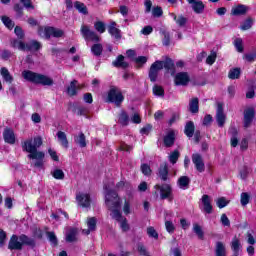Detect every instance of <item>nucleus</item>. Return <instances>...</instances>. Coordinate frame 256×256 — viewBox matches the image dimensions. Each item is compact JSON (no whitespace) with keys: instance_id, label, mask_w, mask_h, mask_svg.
<instances>
[{"instance_id":"f257e3e1","label":"nucleus","mask_w":256,"mask_h":256,"mask_svg":"<svg viewBox=\"0 0 256 256\" xmlns=\"http://www.w3.org/2000/svg\"><path fill=\"white\" fill-rule=\"evenodd\" d=\"M113 183L112 184H105L104 190H105V203L108 207V209L111 211V217L112 219H115V221H123L125 219L123 215H121V198H119V195L117 192L113 191Z\"/></svg>"},{"instance_id":"f03ea898","label":"nucleus","mask_w":256,"mask_h":256,"mask_svg":"<svg viewBox=\"0 0 256 256\" xmlns=\"http://www.w3.org/2000/svg\"><path fill=\"white\" fill-rule=\"evenodd\" d=\"M22 77L26 81H30V83H35V85H43L44 87H51L54 83L53 78L47 75L35 73L31 70H24L22 72Z\"/></svg>"},{"instance_id":"7ed1b4c3","label":"nucleus","mask_w":256,"mask_h":256,"mask_svg":"<svg viewBox=\"0 0 256 256\" xmlns=\"http://www.w3.org/2000/svg\"><path fill=\"white\" fill-rule=\"evenodd\" d=\"M43 145V138L41 136H37L34 139H27L22 143V149L26 153H30V155H37V153H41V151H37L39 147Z\"/></svg>"},{"instance_id":"20e7f679","label":"nucleus","mask_w":256,"mask_h":256,"mask_svg":"<svg viewBox=\"0 0 256 256\" xmlns=\"http://www.w3.org/2000/svg\"><path fill=\"white\" fill-rule=\"evenodd\" d=\"M107 101L108 103H114L116 107H120L123 101H125V97L118 87L111 86L108 91Z\"/></svg>"},{"instance_id":"39448f33","label":"nucleus","mask_w":256,"mask_h":256,"mask_svg":"<svg viewBox=\"0 0 256 256\" xmlns=\"http://www.w3.org/2000/svg\"><path fill=\"white\" fill-rule=\"evenodd\" d=\"M38 33L41 37H44L45 39H51V37L59 38L65 35V32H63V30L55 27H46L44 30L43 28H39Z\"/></svg>"},{"instance_id":"423d86ee","label":"nucleus","mask_w":256,"mask_h":256,"mask_svg":"<svg viewBox=\"0 0 256 256\" xmlns=\"http://www.w3.org/2000/svg\"><path fill=\"white\" fill-rule=\"evenodd\" d=\"M80 33L85 41H93L94 43H99V41H101L99 35H97V33L91 30L87 25L81 26Z\"/></svg>"},{"instance_id":"0eeeda50","label":"nucleus","mask_w":256,"mask_h":256,"mask_svg":"<svg viewBox=\"0 0 256 256\" xmlns=\"http://www.w3.org/2000/svg\"><path fill=\"white\" fill-rule=\"evenodd\" d=\"M155 189L160 191V199H168L170 202L173 201V187L170 184L156 185Z\"/></svg>"},{"instance_id":"6e6552de","label":"nucleus","mask_w":256,"mask_h":256,"mask_svg":"<svg viewBox=\"0 0 256 256\" xmlns=\"http://www.w3.org/2000/svg\"><path fill=\"white\" fill-rule=\"evenodd\" d=\"M76 201L80 207H91V196L88 193L80 192L76 195Z\"/></svg>"},{"instance_id":"1a4fd4ad","label":"nucleus","mask_w":256,"mask_h":256,"mask_svg":"<svg viewBox=\"0 0 256 256\" xmlns=\"http://www.w3.org/2000/svg\"><path fill=\"white\" fill-rule=\"evenodd\" d=\"M161 69H163V66L159 63V61H156L151 65L149 71V79L150 81H152V83H155V81H157V77Z\"/></svg>"},{"instance_id":"9d476101","label":"nucleus","mask_w":256,"mask_h":256,"mask_svg":"<svg viewBox=\"0 0 256 256\" xmlns=\"http://www.w3.org/2000/svg\"><path fill=\"white\" fill-rule=\"evenodd\" d=\"M8 249H10V251H21V249H23V243L21 242L20 236L12 235L8 244Z\"/></svg>"},{"instance_id":"9b49d317","label":"nucleus","mask_w":256,"mask_h":256,"mask_svg":"<svg viewBox=\"0 0 256 256\" xmlns=\"http://www.w3.org/2000/svg\"><path fill=\"white\" fill-rule=\"evenodd\" d=\"M192 163L195 165L196 171L203 173L205 171V162H203V157L199 153L192 155Z\"/></svg>"},{"instance_id":"f8f14e48","label":"nucleus","mask_w":256,"mask_h":256,"mask_svg":"<svg viewBox=\"0 0 256 256\" xmlns=\"http://www.w3.org/2000/svg\"><path fill=\"white\" fill-rule=\"evenodd\" d=\"M253 119H255V109L248 108L244 111V127L247 129L251 127V123H253Z\"/></svg>"},{"instance_id":"ddd939ff","label":"nucleus","mask_w":256,"mask_h":256,"mask_svg":"<svg viewBox=\"0 0 256 256\" xmlns=\"http://www.w3.org/2000/svg\"><path fill=\"white\" fill-rule=\"evenodd\" d=\"M225 113L223 112V103L219 102L217 104V111H216V121L218 123V127H223L225 125Z\"/></svg>"},{"instance_id":"4468645a","label":"nucleus","mask_w":256,"mask_h":256,"mask_svg":"<svg viewBox=\"0 0 256 256\" xmlns=\"http://www.w3.org/2000/svg\"><path fill=\"white\" fill-rule=\"evenodd\" d=\"M201 201L203 205L202 211L208 215H211V213H213V205H211V198L209 195L204 194Z\"/></svg>"},{"instance_id":"2eb2a0df","label":"nucleus","mask_w":256,"mask_h":256,"mask_svg":"<svg viewBox=\"0 0 256 256\" xmlns=\"http://www.w3.org/2000/svg\"><path fill=\"white\" fill-rule=\"evenodd\" d=\"M3 139L9 145H15V132L11 128H5L3 131Z\"/></svg>"},{"instance_id":"dca6fc26","label":"nucleus","mask_w":256,"mask_h":256,"mask_svg":"<svg viewBox=\"0 0 256 256\" xmlns=\"http://www.w3.org/2000/svg\"><path fill=\"white\" fill-rule=\"evenodd\" d=\"M189 81H190V78L187 72H180L175 76V85L185 86L187 85V83H189Z\"/></svg>"},{"instance_id":"f3484780","label":"nucleus","mask_w":256,"mask_h":256,"mask_svg":"<svg viewBox=\"0 0 256 256\" xmlns=\"http://www.w3.org/2000/svg\"><path fill=\"white\" fill-rule=\"evenodd\" d=\"M28 159H35L34 167L41 168L43 167V159H45V153L38 152L36 154H28Z\"/></svg>"},{"instance_id":"a211bd4d","label":"nucleus","mask_w":256,"mask_h":256,"mask_svg":"<svg viewBox=\"0 0 256 256\" xmlns=\"http://www.w3.org/2000/svg\"><path fill=\"white\" fill-rule=\"evenodd\" d=\"M158 176L162 181H167L169 178V167L167 163H162L158 169Z\"/></svg>"},{"instance_id":"6ab92c4d","label":"nucleus","mask_w":256,"mask_h":256,"mask_svg":"<svg viewBox=\"0 0 256 256\" xmlns=\"http://www.w3.org/2000/svg\"><path fill=\"white\" fill-rule=\"evenodd\" d=\"M191 184V178L188 176H181L177 180V185L179 189H182L183 191L189 189V185Z\"/></svg>"},{"instance_id":"aec40b11","label":"nucleus","mask_w":256,"mask_h":256,"mask_svg":"<svg viewBox=\"0 0 256 256\" xmlns=\"http://www.w3.org/2000/svg\"><path fill=\"white\" fill-rule=\"evenodd\" d=\"M74 143L81 147L82 149L87 147V138L83 132H79L78 135L74 136Z\"/></svg>"},{"instance_id":"412c9836","label":"nucleus","mask_w":256,"mask_h":256,"mask_svg":"<svg viewBox=\"0 0 256 256\" xmlns=\"http://www.w3.org/2000/svg\"><path fill=\"white\" fill-rule=\"evenodd\" d=\"M108 33H110L112 37H115V39H121V30L117 28L116 22L110 23L108 26Z\"/></svg>"},{"instance_id":"4be33fe9","label":"nucleus","mask_w":256,"mask_h":256,"mask_svg":"<svg viewBox=\"0 0 256 256\" xmlns=\"http://www.w3.org/2000/svg\"><path fill=\"white\" fill-rule=\"evenodd\" d=\"M113 67H120L121 69H127L129 63L125 62V56L119 55L116 60L112 62Z\"/></svg>"},{"instance_id":"5701e85b","label":"nucleus","mask_w":256,"mask_h":256,"mask_svg":"<svg viewBox=\"0 0 256 256\" xmlns=\"http://www.w3.org/2000/svg\"><path fill=\"white\" fill-rule=\"evenodd\" d=\"M191 5L192 10L197 15H201L205 11V4H203V1L198 0L196 2H193Z\"/></svg>"},{"instance_id":"b1692460","label":"nucleus","mask_w":256,"mask_h":256,"mask_svg":"<svg viewBox=\"0 0 256 256\" xmlns=\"http://www.w3.org/2000/svg\"><path fill=\"white\" fill-rule=\"evenodd\" d=\"M165 147H173L175 145V132L173 130L169 131L164 137Z\"/></svg>"},{"instance_id":"393cba45","label":"nucleus","mask_w":256,"mask_h":256,"mask_svg":"<svg viewBox=\"0 0 256 256\" xmlns=\"http://www.w3.org/2000/svg\"><path fill=\"white\" fill-rule=\"evenodd\" d=\"M57 137H58V141L62 145V147H64L65 149H68L69 148V140H67V134H65V132H63V131H58Z\"/></svg>"},{"instance_id":"a878e982","label":"nucleus","mask_w":256,"mask_h":256,"mask_svg":"<svg viewBox=\"0 0 256 256\" xmlns=\"http://www.w3.org/2000/svg\"><path fill=\"white\" fill-rule=\"evenodd\" d=\"M77 228H71L67 233H66V241L67 243H75L77 241Z\"/></svg>"},{"instance_id":"bb28decb","label":"nucleus","mask_w":256,"mask_h":256,"mask_svg":"<svg viewBox=\"0 0 256 256\" xmlns=\"http://www.w3.org/2000/svg\"><path fill=\"white\" fill-rule=\"evenodd\" d=\"M184 133L189 138L193 137L195 133V123H193V121H189L186 123Z\"/></svg>"},{"instance_id":"cd10ccee","label":"nucleus","mask_w":256,"mask_h":256,"mask_svg":"<svg viewBox=\"0 0 256 256\" xmlns=\"http://www.w3.org/2000/svg\"><path fill=\"white\" fill-rule=\"evenodd\" d=\"M245 13H247V6L243 4H239L231 10V14L234 16L245 15Z\"/></svg>"},{"instance_id":"c85d7f7f","label":"nucleus","mask_w":256,"mask_h":256,"mask_svg":"<svg viewBox=\"0 0 256 256\" xmlns=\"http://www.w3.org/2000/svg\"><path fill=\"white\" fill-rule=\"evenodd\" d=\"M41 49V43L36 40H32L25 44V51H39Z\"/></svg>"},{"instance_id":"c756f323","label":"nucleus","mask_w":256,"mask_h":256,"mask_svg":"<svg viewBox=\"0 0 256 256\" xmlns=\"http://www.w3.org/2000/svg\"><path fill=\"white\" fill-rule=\"evenodd\" d=\"M0 75L2 76V79H4L6 83H13V77L11 76V73L6 67L1 68Z\"/></svg>"},{"instance_id":"7c9ffc66","label":"nucleus","mask_w":256,"mask_h":256,"mask_svg":"<svg viewBox=\"0 0 256 256\" xmlns=\"http://www.w3.org/2000/svg\"><path fill=\"white\" fill-rule=\"evenodd\" d=\"M159 63L162 65V69H166V71H175V63H173V60L171 58H167L165 61H159Z\"/></svg>"},{"instance_id":"2f4dec72","label":"nucleus","mask_w":256,"mask_h":256,"mask_svg":"<svg viewBox=\"0 0 256 256\" xmlns=\"http://www.w3.org/2000/svg\"><path fill=\"white\" fill-rule=\"evenodd\" d=\"M74 7L82 15H89V10L87 9V6L84 3L76 1L74 3Z\"/></svg>"},{"instance_id":"473e14b6","label":"nucleus","mask_w":256,"mask_h":256,"mask_svg":"<svg viewBox=\"0 0 256 256\" xmlns=\"http://www.w3.org/2000/svg\"><path fill=\"white\" fill-rule=\"evenodd\" d=\"M190 113H199V98H193L189 102Z\"/></svg>"},{"instance_id":"72a5a7b5","label":"nucleus","mask_w":256,"mask_h":256,"mask_svg":"<svg viewBox=\"0 0 256 256\" xmlns=\"http://www.w3.org/2000/svg\"><path fill=\"white\" fill-rule=\"evenodd\" d=\"M20 241L22 242V246L28 245V247H35V240L25 234L20 235Z\"/></svg>"},{"instance_id":"f704fd0d","label":"nucleus","mask_w":256,"mask_h":256,"mask_svg":"<svg viewBox=\"0 0 256 256\" xmlns=\"http://www.w3.org/2000/svg\"><path fill=\"white\" fill-rule=\"evenodd\" d=\"M216 256H226V248L223 242H216V249H215Z\"/></svg>"},{"instance_id":"c9c22d12","label":"nucleus","mask_w":256,"mask_h":256,"mask_svg":"<svg viewBox=\"0 0 256 256\" xmlns=\"http://www.w3.org/2000/svg\"><path fill=\"white\" fill-rule=\"evenodd\" d=\"M10 46L13 47V49H19V51H25V44L21 40L12 39Z\"/></svg>"},{"instance_id":"e433bc0d","label":"nucleus","mask_w":256,"mask_h":256,"mask_svg":"<svg viewBox=\"0 0 256 256\" xmlns=\"http://www.w3.org/2000/svg\"><path fill=\"white\" fill-rule=\"evenodd\" d=\"M77 89H79L77 86V80L71 81L70 86L67 88L68 95H70V97H74V95H77Z\"/></svg>"},{"instance_id":"4c0bfd02","label":"nucleus","mask_w":256,"mask_h":256,"mask_svg":"<svg viewBox=\"0 0 256 256\" xmlns=\"http://www.w3.org/2000/svg\"><path fill=\"white\" fill-rule=\"evenodd\" d=\"M231 249L234 253H241V242L235 236L231 242Z\"/></svg>"},{"instance_id":"58836bf2","label":"nucleus","mask_w":256,"mask_h":256,"mask_svg":"<svg viewBox=\"0 0 256 256\" xmlns=\"http://www.w3.org/2000/svg\"><path fill=\"white\" fill-rule=\"evenodd\" d=\"M171 17H173L174 21H176V23H177V25H179V27H185V25L187 24V18H185L183 15H180L177 17V15H175V13H172Z\"/></svg>"},{"instance_id":"ea45409f","label":"nucleus","mask_w":256,"mask_h":256,"mask_svg":"<svg viewBox=\"0 0 256 256\" xmlns=\"http://www.w3.org/2000/svg\"><path fill=\"white\" fill-rule=\"evenodd\" d=\"M94 29H95V31H97L98 33L103 34V33H105V31L107 30V27H106V25H105V22H103V21H96V22L94 23Z\"/></svg>"},{"instance_id":"a19ab883","label":"nucleus","mask_w":256,"mask_h":256,"mask_svg":"<svg viewBox=\"0 0 256 256\" xmlns=\"http://www.w3.org/2000/svg\"><path fill=\"white\" fill-rule=\"evenodd\" d=\"M118 121L120 125H123V127H127V125H129V115H127V112H121Z\"/></svg>"},{"instance_id":"79ce46f5","label":"nucleus","mask_w":256,"mask_h":256,"mask_svg":"<svg viewBox=\"0 0 256 256\" xmlns=\"http://www.w3.org/2000/svg\"><path fill=\"white\" fill-rule=\"evenodd\" d=\"M229 79H239L241 77V68H232L228 73Z\"/></svg>"},{"instance_id":"37998d69","label":"nucleus","mask_w":256,"mask_h":256,"mask_svg":"<svg viewBox=\"0 0 256 256\" xmlns=\"http://www.w3.org/2000/svg\"><path fill=\"white\" fill-rule=\"evenodd\" d=\"M91 52L95 57H100V55L103 53V45L102 44H94L91 47Z\"/></svg>"},{"instance_id":"c03bdc74","label":"nucleus","mask_w":256,"mask_h":256,"mask_svg":"<svg viewBox=\"0 0 256 256\" xmlns=\"http://www.w3.org/2000/svg\"><path fill=\"white\" fill-rule=\"evenodd\" d=\"M193 232L197 235L198 239H203L205 237V233L203 232V228L197 223L193 224Z\"/></svg>"},{"instance_id":"a18cd8bd","label":"nucleus","mask_w":256,"mask_h":256,"mask_svg":"<svg viewBox=\"0 0 256 256\" xmlns=\"http://www.w3.org/2000/svg\"><path fill=\"white\" fill-rule=\"evenodd\" d=\"M251 199V196L247 192H242L240 196V203L242 207H245L249 205V201Z\"/></svg>"},{"instance_id":"49530a36","label":"nucleus","mask_w":256,"mask_h":256,"mask_svg":"<svg viewBox=\"0 0 256 256\" xmlns=\"http://www.w3.org/2000/svg\"><path fill=\"white\" fill-rule=\"evenodd\" d=\"M152 91L156 97H165V90L159 85H154Z\"/></svg>"},{"instance_id":"de8ad7c7","label":"nucleus","mask_w":256,"mask_h":256,"mask_svg":"<svg viewBox=\"0 0 256 256\" xmlns=\"http://www.w3.org/2000/svg\"><path fill=\"white\" fill-rule=\"evenodd\" d=\"M1 20L3 22V24L5 25V27H7V29H13V27H15V22H13V20H11V18L7 17V16H2Z\"/></svg>"},{"instance_id":"09e8293b","label":"nucleus","mask_w":256,"mask_h":256,"mask_svg":"<svg viewBox=\"0 0 256 256\" xmlns=\"http://www.w3.org/2000/svg\"><path fill=\"white\" fill-rule=\"evenodd\" d=\"M52 177H54V179H58V180H63L65 179V172H63V170L61 169H55L51 172Z\"/></svg>"},{"instance_id":"8fccbe9b","label":"nucleus","mask_w":256,"mask_h":256,"mask_svg":"<svg viewBox=\"0 0 256 256\" xmlns=\"http://www.w3.org/2000/svg\"><path fill=\"white\" fill-rule=\"evenodd\" d=\"M251 27H253V19L248 18L241 24L240 29L241 31H248Z\"/></svg>"},{"instance_id":"3c124183","label":"nucleus","mask_w":256,"mask_h":256,"mask_svg":"<svg viewBox=\"0 0 256 256\" xmlns=\"http://www.w3.org/2000/svg\"><path fill=\"white\" fill-rule=\"evenodd\" d=\"M46 237L48 241L52 243V245L57 246L58 240H57V236L55 235V232H46Z\"/></svg>"},{"instance_id":"603ef678","label":"nucleus","mask_w":256,"mask_h":256,"mask_svg":"<svg viewBox=\"0 0 256 256\" xmlns=\"http://www.w3.org/2000/svg\"><path fill=\"white\" fill-rule=\"evenodd\" d=\"M179 150H174L170 155H169V161L172 163V165H175L177 161L179 160Z\"/></svg>"},{"instance_id":"864d4df0","label":"nucleus","mask_w":256,"mask_h":256,"mask_svg":"<svg viewBox=\"0 0 256 256\" xmlns=\"http://www.w3.org/2000/svg\"><path fill=\"white\" fill-rule=\"evenodd\" d=\"M11 57H13V53L9 50H2L0 53V58L3 61H9V59H11Z\"/></svg>"},{"instance_id":"5fc2aeb1","label":"nucleus","mask_w":256,"mask_h":256,"mask_svg":"<svg viewBox=\"0 0 256 256\" xmlns=\"http://www.w3.org/2000/svg\"><path fill=\"white\" fill-rule=\"evenodd\" d=\"M234 47L237 49L238 53H243V39L236 38L234 40Z\"/></svg>"},{"instance_id":"6e6d98bb","label":"nucleus","mask_w":256,"mask_h":256,"mask_svg":"<svg viewBox=\"0 0 256 256\" xmlns=\"http://www.w3.org/2000/svg\"><path fill=\"white\" fill-rule=\"evenodd\" d=\"M87 226L90 230L95 231V228L97 227V219H95V217L89 218Z\"/></svg>"},{"instance_id":"4d7b16f0","label":"nucleus","mask_w":256,"mask_h":256,"mask_svg":"<svg viewBox=\"0 0 256 256\" xmlns=\"http://www.w3.org/2000/svg\"><path fill=\"white\" fill-rule=\"evenodd\" d=\"M217 61V53L211 52V54L206 58L207 65H213Z\"/></svg>"},{"instance_id":"13d9d810","label":"nucleus","mask_w":256,"mask_h":256,"mask_svg":"<svg viewBox=\"0 0 256 256\" xmlns=\"http://www.w3.org/2000/svg\"><path fill=\"white\" fill-rule=\"evenodd\" d=\"M164 38L162 39V43L165 47H169L171 45V36L169 32H163Z\"/></svg>"},{"instance_id":"bf43d9fd","label":"nucleus","mask_w":256,"mask_h":256,"mask_svg":"<svg viewBox=\"0 0 256 256\" xmlns=\"http://www.w3.org/2000/svg\"><path fill=\"white\" fill-rule=\"evenodd\" d=\"M165 227H166V231H167L168 233H170V235L173 234V233H175V224H173V222H171V221H166V222H165Z\"/></svg>"},{"instance_id":"052dcab7","label":"nucleus","mask_w":256,"mask_h":256,"mask_svg":"<svg viewBox=\"0 0 256 256\" xmlns=\"http://www.w3.org/2000/svg\"><path fill=\"white\" fill-rule=\"evenodd\" d=\"M118 223H120V228L124 233L129 231L130 227L129 223H127V218H122V221H119Z\"/></svg>"},{"instance_id":"680f3d73","label":"nucleus","mask_w":256,"mask_h":256,"mask_svg":"<svg viewBox=\"0 0 256 256\" xmlns=\"http://www.w3.org/2000/svg\"><path fill=\"white\" fill-rule=\"evenodd\" d=\"M147 233H148L149 237H153V239H159V234L157 233V230H155V228L148 227Z\"/></svg>"},{"instance_id":"e2e57ef3","label":"nucleus","mask_w":256,"mask_h":256,"mask_svg":"<svg viewBox=\"0 0 256 256\" xmlns=\"http://www.w3.org/2000/svg\"><path fill=\"white\" fill-rule=\"evenodd\" d=\"M249 176V168L247 166H243L240 170L241 179L245 180Z\"/></svg>"},{"instance_id":"0e129e2a","label":"nucleus","mask_w":256,"mask_h":256,"mask_svg":"<svg viewBox=\"0 0 256 256\" xmlns=\"http://www.w3.org/2000/svg\"><path fill=\"white\" fill-rule=\"evenodd\" d=\"M153 17H161L163 15V9L161 7L157 6L154 7L152 10Z\"/></svg>"},{"instance_id":"69168bd1","label":"nucleus","mask_w":256,"mask_h":256,"mask_svg":"<svg viewBox=\"0 0 256 256\" xmlns=\"http://www.w3.org/2000/svg\"><path fill=\"white\" fill-rule=\"evenodd\" d=\"M141 171L143 175H151V167L148 164H142Z\"/></svg>"},{"instance_id":"338daca9","label":"nucleus","mask_w":256,"mask_h":256,"mask_svg":"<svg viewBox=\"0 0 256 256\" xmlns=\"http://www.w3.org/2000/svg\"><path fill=\"white\" fill-rule=\"evenodd\" d=\"M14 11L17 13L18 17H23V6H21V4H15Z\"/></svg>"},{"instance_id":"774afa93","label":"nucleus","mask_w":256,"mask_h":256,"mask_svg":"<svg viewBox=\"0 0 256 256\" xmlns=\"http://www.w3.org/2000/svg\"><path fill=\"white\" fill-rule=\"evenodd\" d=\"M244 59H246V61H248V63H253V61H255V59H256V54L255 53L245 54Z\"/></svg>"}]
</instances>
